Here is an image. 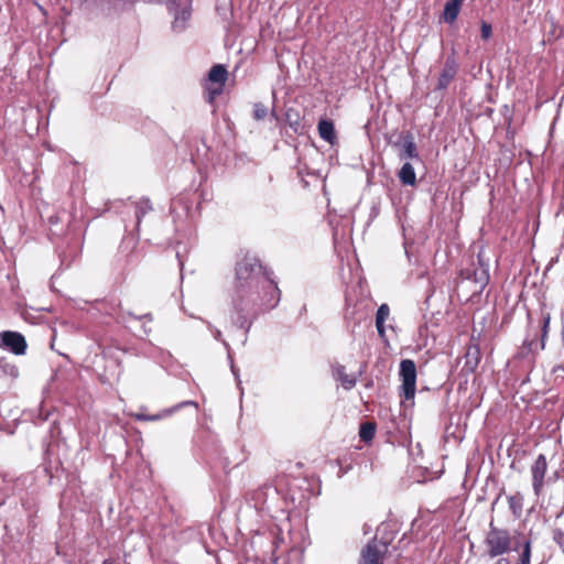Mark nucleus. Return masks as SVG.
<instances>
[{
  "instance_id": "f257e3e1",
  "label": "nucleus",
  "mask_w": 564,
  "mask_h": 564,
  "mask_svg": "<svg viewBox=\"0 0 564 564\" xmlns=\"http://www.w3.org/2000/svg\"><path fill=\"white\" fill-rule=\"evenodd\" d=\"M270 272L272 271L256 256L246 254L236 263L232 305L237 314L249 313L252 310V289L259 288L261 280Z\"/></svg>"
},
{
  "instance_id": "f03ea898",
  "label": "nucleus",
  "mask_w": 564,
  "mask_h": 564,
  "mask_svg": "<svg viewBox=\"0 0 564 564\" xmlns=\"http://www.w3.org/2000/svg\"><path fill=\"white\" fill-rule=\"evenodd\" d=\"M359 564H403L399 549L391 540L372 538L361 550Z\"/></svg>"
},
{
  "instance_id": "7ed1b4c3",
  "label": "nucleus",
  "mask_w": 564,
  "mask_h": 564,
  "mask_svg": "<svg viewBox=\"0 0 564 564\" xmlns=\"http://www.w3.org/2000/svg\"><path fill=\"white\" fill-rule=\"evenodd\" d=\"M259 288H261L263 291V295L260 297L261 303L259 304V307L254 308V303L252 302V310L249 313L238 314L237 324H239V326L246 330H248L251 326V321L248 318L250 315L254 317L260 312L274 308L281 299V291L278 286V283L272 278V272H270L263 280H261Z\"/></svg>"
},
{
  "instance_id": "20e7f679",
  "label": "nucleus",
  "mask_w": 564,
  "mask_h": 564,
  "mask_svg": "<svg viewBox=\"0 0 564 564\" xmlns=\"http://www.w3.org/2000/svg\"><path fill=\"white\" fill-rule=\"evenodd\" d=\"M484 545L486 554L496 558L509 553L512 550V536L509 530L495 527L491 522L486 533Z\"/></svg>"
},
{
  "instance_id": "39448f33",
  "label": "nucleus",
  "mask_w": 564,
  "mask_h": 564,
  "mask_svg": "<svg viewBox=\"0 0 564 564\" xmlns=\"http://www.w3.org/2000/svg\"><path fill=\"white\" fill-rule=\"evenodd\" d=\"M400 377L402 384L400 387L404 400H413L416 391V366L411 359H403L400 362Z\"/></svg>"
},
{
  "instance_id": "423d86ee",
  "label": "nucleus",
  "mask_w": 564,
  "mask_h": 564,
  "mask_svg": "<svg viewBox=\"0 0 564 564\" xmlns=\"http://www.w3.org/2000/svg\"><path fill=\"white\" fill-rule=\"evenodd\" d=\"M547 468L549 464L544 454H539L530 466L532 488L536 497H540L543 492Z\"/></svg>"
},
{
  "instance_id": "0eeeda50",
  "label": "nucleus",
  "mask_w": 564,
  "mask_h": 564,
  "mask_svg": "<svg viewBox=\"0 0 564 564\" xmlns=\"http://www.w3.org/2000/svg\"><path fill=\"white\" fill-rule=\"evenodd\" d=\"M0 347L15 355H23L26 350V341L22 334L4 330L0 333Z\"/></svg>"
},
{
  "instance_id": "6e6552de",
  "label": "nucleus",
  "mask_w": 564,
  "mask_h": 564,
  "mask_svg": "<svg viewBox=\"0 0 564 564\" xmlns=\"http://www.w3.org/2000/svg\"><path fill=\"white\" fill-rule=\"evenodd\" d=\"M462 275L471 280L478 288L477 292L481 293L490 280L488 265L479 259V265L473 270L466 269L462 271Z\"/></svg>"
},
{
  "instance_id": "1a4fd4ad",
  "label": "nucleus",
  "mask_w": 564,
  "mask_h": 564,
  "mask_svg": "<svg viewBox=\"0 0 564 564\" xmlns=\"http://www.w3.org/2000/svg\"><path fill=\"white\" fill-rule=\"evenodd\" d=\"M458 66L454 58H447L437 80V89H446L457 74Z\"/></svg>"
},
{
  "instance_id": "9d476101",
  "label": "nucleus",
  "mask_w": 564,
  "mask_h": 564,
  "mask_svg": "<svg viewBox=\"0 0 564 564\" xmlns=\"http://www.w3.org/2000/svg\"><path fill=\"white\" fill-rule=\"evenodd\" d=\"M464 1L465 0H448L444 6L441 20L447 24H453L460 13Z\"/></svg>"
},
{
  "instance_id": "9b49d317",
  "label": "nucleus",
  "mask_w": 564,
  "mask_h": 564,
  "mask_svg": "<svg viewBox=\"0 0 564 564\" xmlns=\"http://www.w3.org/2000/svg\"><path fill=\"white\" fill-rule=\"evenodd\" d=\"M228 79V70L223 64H215L210 67L207 80L213 82L215 84L226 86Z\"/></svg>"
},
{
  "instance_id": "f8f14e48",
  "label": "nucleus",
  "mask_w": 564,
  "mask_h": 564,
  "mask_svg": "<svg viewBox=\"0 0 564 564\" xmlns=\"http://www.w3.org/2000/svg\"><path fill=\"white\" fill-rule=\"evenodd\" d=\"M335 378L341 383L343 388L350 390L356 386L357 379L355 375L347 373L343 365H337L334 368Z\"/></svg>"
},
{
  "instance_id": "ddd939ff",
  "label": "nucleus",
  "mask_w": 564,
  "mask_h": 564,
  "mask_svg": "<svg viewBox=\"0 0 564 564\" xmlns=\"http://www.w3.org/2000/svg\"><path fill=\"white\" fill-rule=\"evenodd\" d=\"M317 130H318L319 137L323 140L327 141L330 144L335 143L337 137H336L335 127H334L333 121L326 120V119L319 120Z\"/></svg>"
},
{
  "instance_id": "4468645a",
  "label": "nucleus",
  "mask_w": 564,
  "mask_h": 564,
  "mask_svg": "<svg viewBox=\"0 0 564 564\" xmlns=\"http://www.w3.org/2000/svg\"><path fill=\"white\" fill-rule=\"evenodd\" d=\"M390 315V307L388 304H381L376 314V327L379 336L382 339H386V328L384 322L388 319Z\"/></svg>"
},
{
  "instance_id": "2eb2a0df",
  "label": "nucleus",
  "mask_w": 564,
  "mask_h": 564,
  "mask_svg": "<svg viewBox=\"0 0 564 564\" xmlns=\"http://www.w3.org/2000/svg\"><path fill=\"white\" fill-rule=\"evenodd\" d=\"M398 177L403 185L414 186L416 184V175L411 163L405 162L398 173Z\"/></svg>"
},
{
  "instance_id": "dca6fc26",
  "label": "nucleus",
  "mask_w": 564,
  "mask_h": 564,
  "mask_svg": "<svg viewBox=\"0 0 564 564\" xmlns=\"http://www.w3.org/2000/svg\"><path fill=\"white\" fill-rule=\"evenodd\" d=\"M224 89H225V86H223V85L218 86L217 84L206 79V82L204 84L205 100L209 105H214L216 98L224 93Z\"/></svg>"
},
{
  "instance_id": "f3484780",
  "label": "nucleus",
  "mask_w": 564,
  "mask_h": 564,
  "mask_svg": "<svg viewBox=\"0 0 564 564\" xmlns=\"http://www.w3.org/2000/svg\"><path fill=\"white\" fill-rule=\"evenodd\" d=\"M415 158H419V154L416 151V145L413 141L412 134L408 133L403 138V150L400 153V159L408 160V159H415Z\"/></svg>"
},
{
  "instance_id": "a211bd4d",
  "label": "nucleus",
  "mask_w": 564,
  "mask_h": 564,
  "mask_svg": "<svg viewBox=\"0 0 564 564\" xmlns=\"http://www.w3.org/2000/svg\"><path fill=\"white\" fill-rule=\"evenodd\" d=\"M377 431V424L371 421H366L360 424L359 429V437L365 443H370L375 436Z\"/></svg>"
},
{
  "instance_id": "6ab92c4d",
  "label": "nucleus",
  "mask_w": 564,
  "mask_h": 564,
  "mask_svg": "<svg viewBox=\"0 0 564 564\" xmlns=\"http://www.w3.org/2000/svg\"><path fill=\"white\" fill-rule=\"evenodd\" d=\"M550 322H551L550 314L545 313V312H542V316H541V343H540V348L541 349L545 348V344H546V339H547V335H549V329H550Z\"/></svg>"
},
{
  "instance_id": "aec40b11",
  "label": "nucleus",
  "mask_w": 564,
  "mask_h": 564,
  "mask_svg": "<svg viewBox=\"0 0 564 564\" xmlns=\"http://www.w3.org/2000/svg\"><path fill=\"white\" fill-rule=\"evenodd\" d=\"M521 553L519 555V560L516 564H531V551H532V543L530 539H525L521 543Z\"/></svg>"
},
{
  "instance_id": "412c9836",
  "label": "nucleus",
  "mask_w": 564,
  "mask_h": 564,
  "mask_svg": "<svg viewBox=\"0 0 564 564\" xmlns=\"http://www.w3.org/2000/svg\"><path fill=\"white\" fill-rule=\"evenodd\" d=\"M523 498L520 494H516L508 498L509 508L513 514H519L522 510Z\"/></svg>"
},
{
  "instance_id": "4be33fe9",
  "label": "nucleus",
  "mask_w": 564,
  "mask_h": 564,
  "mask_svg": "<svg viewBox=\"0 0 564 564\" xmlns=\"http://www.w3.org/2000/svg\"><path fill=\"white\" fill-rule=\"evenodd\" d=\"M267 115H268V108L264 105H262L260 102L254 104L252 116L256 120H262L267 117Z\"/></svg>"
},
{
  "instance_id": "5701e85b",
  "label": "nucleus",
  "mask_w": 564,
  "mask_h": 564,
  "mask_svg": "<svg viewBox=\"0 0 564 564\" xmlns=\"http://www.w3.org/2000/svg\"><path fill=\"white\" fill-rule=\"evenodd\" d=\"M480 33H481V39L487 41L491 37L492 35V28H491V24L488 23V22H485L482 21L481 22V25H480Z\"/></svg>"
},
{
  "instance_id": "b1692460",
  "label": "nucleus",
  "mask_w": 564,
  "mask_h": 564,
  "mask_svg": "<svg viewBox=\"0 0 564 564\" xmlns=\"http://www.w3.org/2000/svg\"><path fill=\"white\" fill-rule=\"evenodd\" d=\"M1 368L6 373L11 376L12 378H17L19 376V370L14 365L4 364L3 366H1Z\"/></svg>"
},
{
  "instance_id": "393cba45",
  "label": "nucleus",
  "mask_w": 564,
  "mask_h": 564,
  "mask_svg": "<svg viewBox=\"0 0 564 564\" xmlns=\"http://www.w3.org/2000/svg\"><path fill=\"white\" fill-rule=\"evenodd\" d=\"M496 558L497 561L495 562V564H511L508 557L499 556Z\"/></svg>"
},
{
  "instance_id": "a878e982",
  "label": "nucleus",
  "mask_w": 564,
  "mask_h": 564,
  "mask_svg": "<svg viewBox=\"0 0 564 564\" xmlns=\"http://www.w3.org/2000/svg\"><path fill=\"white\" fill-rule=\"evenodd\" d=\"M286 118H288L289 124H290L291 127H294V126H296V124L299 123L297 118H296L294 121H293V120H291V110H289V111L286 112Z\"/></svg>"
},
{
  "instance_id": "bb28decb",
  "label": "nucleus",
  "mask_w": 564,
  "mask_h": 564,
  "mask_svg": "<svg viewBox=\"0 0 564 564\" xmlns=\"http://www.w3.org/2000/svg\"><path fill=\"white\" fill-rule=\"evenodd\" d=\"M102 564H120L119 558L110 557L104 560Z\"/></svg>"
},
{
  "instance_id": "cd10ccee",
  "label": "nucleus",
  "mask_w": 564,
  "mask_h": 564,
  "mask_svg": "<svg viewBox=\"0 0 564 564\" xmlns=\"http://www.w3.org/2000/svg\"><path fill=\"white\" fill-rule=\"evenodd\" d=\"M524 345H527L531 349L532 345H533V340H525Z\"/></svg>"
},
{
  "instance_id": "c85d7f7f",
  "label": "nucleus",
  "mask_w": 564,
  "mask_h": 564,
  "mask_svg": "<svg viewBox=\"0 0 564 564\" xmlns=\"http://www.w3.org/2000/svg\"><path fill=\"white\" fill-rule=\"evenodd\" d=\"M160 417H161L160 415H153V416H148L147 420L153 421V420H158Z\"/></svg>"
}]
</instances>
